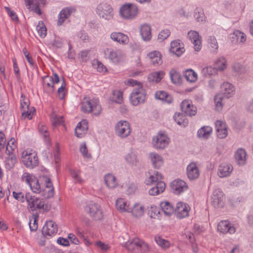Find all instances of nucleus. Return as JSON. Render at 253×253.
I'll list each match as a JSON object with an SVG mask.
<instances>
[{
    "instance_id": "20",
    "label": "nucleus",
    "mask_w": 253,
    "mask_h": 253,
    "mask_svg": "<svg viewBox=\"0 0 253 253\" xmlns=\"http://www.w3.org/2000/svg\"><path fill=\"white\" fill-rule=\"evenodd\" d=\"M188 37L193 44L195 50L199 51L202 46L199 33L195 31H191L188 33Z\"/></svg>"
},
{
    "instance_id": "29",
    "label": "nucleus",
    "mask_w": 253,
    "mask_h": 253,
    "mask_svg": "<svg viewBox=\"0 0 253 253\" xmlns=\"http://www.w3.org/2000/svg\"><path fill=\"white\" fill-rule=\"evenodd\" d=\"M72 12V8L66 7L63 9L58 15L57 25H61L66 19L68 18Z\"/></svg>"
},
{
    "instance_id": "55",
    "label": "nucleus",
    "mask_w": 253,
    "mask_h": 253,
    "mask_svg": "<svg viewBox=\"0 0 253 253\" xmlns=\"http://www.w3.org/2000/svg\"><path fill=\"white\" fill-rule=\"evenodd\" d=\"M39 132L46 142H49L50 139L49 137V133L47 131L45 126H42L41 127H40Z\"/></svg>"
},
{
    "instance_id": "48",
    "label": "nucleus",
    "mask_w": 253,
    "mask_h": 253,
    "mask_svg": "<svg viewBox=\"0 0 253 253\" xmlns=\"http://www.w3.org/2000/svg\"><path fill=\"white\" fill-rule=\"evenodd\" d=\"M231 39H236L237 42H243L246 40V35L243 33L239 31H236L231 35Z\"/></svg>"
},
{
    "instance_id": "41",
    "label": "nucleus",
    "mask_w": 253,
    "mask_h": 253,
    "mask_svg": "<svg viewBox=\"0 0 253 253\" xmlns=\"http://www.w3.org/2000/svg\"><path fill=\"white\" fill-rule=\"evenodd\" d=\"M225 98L223 97L222 94H217L214 97V101L215 103V110L220 112L222 110L223 108V101Z\"/></svg>"
},
{
    "instance_id": "58",
    "label": "nucleus",
    "mask_w": 253,
    "mask_h": 253,
    "mask_svg": "<svg viewBox=\"0 0 253 253\" xmlns=\"http://www.w3.org/2000/svg\"><path fill=\"white\" fill-rule=\"evenodd\" d=\"M66 86V83L65 79H62V83L61 86L58 89V97L60 99H63L65 97V89Z\"/></svg>"
},
{
    "instance_id": "52",
    "label": "nucleus",
    "mask_w": 253,
    "mask_h": 253,
    "mask_svg": "<svg viewBox=\"0 0 253 253\" xmlns=\"http://www.w3.org/2000/svg\"><path fill=\"white\" fill-rule=\"evenodd\" d=\"M17 162L16 158L14 156H12L7 158L5 161V167L8 169H12Z\"/></svg>"
},
{
    "instance_id": "16",
    "label": "nucleus",
    "mask_w": 253,
    "mask_h": 253,
    "mask_svg": "<svg viewBox=\"0 0 253 253\" xmlns=\"http://www.w3.org/2000/svg\"><path fill=\"white\" fill-rule=\"evenodd\" d=\"M42 179L46 185L45 188L42 191V195L46 199L50 198L54 195V187L52 183L50 178L46 176H43Z\"/></svg>"
},
{
    "instance_id": "6",
    "label": "nucleus",
    "mask_w": 253,
    "mask_h": 253,
    "mask_svg": "<svg viewBox=\"0 0 253 253\" xmlns=\"http://www.w3.org/2000/svg\"><path fill=\"white\" fill-rule=\"evenodd\" d=\"M22 161L24 165L28 168L33 169L39 164V159L35 152L25 151L23 153Z\"/></svg>"
},
{
    "instance_id": "22",
    "label": "nucleus",
    "mask_w": 253,
    "mask_h": 253,
    "mask_svg": "<svg viewBox=\"0 0 253 253\" xmlns=\"http://www.w3.org/2000/svg\"><path fill=\"white\" fill-rule=\"evenodd\" d=\"M111 39L115 42L124 45L128 43L129 39L127 35L120 32H113L110 35Z\"/></svg>"
},
{
    "instance_id": "38",
    "label": "nucleus",
    "mask_w": 253,
    "mask_h": 253,
    "mask_svg": "<svg viewBox=\"0 0 253 253\" xmlns=\"http://www.w3.org/2000/svg\"><path fill=\"white\" fill-rule=\"evenodd\" d=\"M169 76L171 82L174 84H178L181 83L182 76L179 72L174 69H171L169 71Z\"/></svg>"
},
{
    "instance_id": "30",
    "label": "nucleus",
    "mask_w": 253,
    "mask_h": 253,
    "mask_svg": "<svg viewBox=\"0 0 253 253\" xmlns=\"http://www.w3.org/2000/svg\"><path fill=\"white\" fill-rule=\"evenodd\" d=\"M155 97L157 99L161 100L168 104H170L173 101L172 96L164 91L156 92L155 93Z\"/></svg>"
},
{
    "instance_id": "7",
    "label": "nucleus",
    "mask_w": 253,
    "mask_h": 253,
    "mask_svg": "<svg viewBox=\"0 0 253 253\" xmlns=\"http://www.w3.org/2000/svg\"><path fill=\"white\" fill-rule=\"evenodd\" d=\"M30 101L22 94L21 96V109L23 110L22 117L24 119L27 118L29 120L32 118V114L36 111L34 107L29 108Z\"/></svg>"
},
{
    "instance_id": "2",
    "label": "nucleus",
    "mask_w": 253,
    "mask_h": 253,
    "mask_svg": "<svg viewBox=\"0 0 253 253\" xmlns=\"http://www.w3.org/2000/svg\"><path fill=\"white\" fill-rule=\"evenodd\" d=\"M84 211L94 220H99L103 217L100 206L92 201L87 203L84 207Z\"/></svg>"
},
{
    "instance_id": "42",
    "label": "nucleus",
    "mask_w": 253,
    "mask_h": 253,
    "mask_svg": "<svg viewBox=\"0 0 253 253\" xmlns=\"http://www.w3.org/2000/svg\"><path fill=\"white\" fill-rule=\"evenodd\" d=\"M183 76L187 81L191 83L195 82L197 79L196 73L192 69L185 71Z\"/></svg>"
},
{
    "instance_id": "5",
    "label": "nucleus",
    "mask_w": 253,
    "mask_h": 253,
    "mask_svg": "<svg viewBox=\"0 0 253 253\" xmlns=\"http://www.w3.org/2000/svg\"><path fill=\"white\" fill-rule=\"evenodd\" d=\"M22 180L30 186L34 193H40L42 191L39 180L35 176L25 172L22 176Z\"/></svg>"
},
{
    "instance_id": "37",
    "label": "nucleus",
    "mask_w": 253,
    "mask_h": 253,
    "mask_svg": "<svg viewBox=\"0 0 253 253\" xmlns=\"http://www.w3.org/2000/svg\"><path fill=\"white\" fill-rule=\"evenodd\" d=\"M161 207L164 213L167 215H170L175 210L172 205L168 202H162Z\"/></svg>"
},
{
    "instance_id": "35",
    "label": "nucleus",
    "mask_w": 253,
    "mask_h": 253,
    "mask_svg": "<svg viewBox=\"0 0 253 253\" xmlns=\"http://www.w3.org/2000/svg\"><path fill=\"white\" fill-rule=\"evenodd\" d=\"M148 56L151 59V62L154 65H159L162 63L161 53L157 51L150 52Z\"/></svg>"
},
{
    "instance_id": "50",
    "label": "nucleus",
    "mask_w": 253,
    "mask_h": 253,
    "mask_svg": "<svg viewBox=\"0 0 253 253\" xmlns=\"http://www.w3.org/2000/svg\"><path fill=\"white\" fill-rule=\"evenodd\" d=\"M126 161L131 165L136 166L138 163L136 155L134 153L127 154L125 156Z\"/></svg>"
},
{
    "instance_id": "57",
    "label": "nucleus",
    "mask_w": 253,
    "mask_h": 253,
    "mask_svg": "<svg viewBox=\"0 0 253 253\" xmlns=\"http://www.w3.org/2000/svg\"><path fill=\"white\" fill-rule=\"evenodd\" d=\"M209 43L210 44L211 49L214 52H217L218 48V43L215 38L213 36H210L208 40Z\"/></svg>"
},
{
    "instance_id": "25",
    "label": "nucleus",
    "mask_w": 253,
    "mask_h": 253,
    "mask_svg": "<svg viewBox=\"0 0 253 253\" xmlns=\"http://www.w3.org/2000/svg\"><path fill=\"white\" fill-rule=\"evenodd\" d=\"M233 170V167L230 164H222L218 168V174L220 177H225L230 175Z\"/></svg>"
},
{
    "instance_id": "19",
    "label": "nucleus",
    "mask_w": 253,
    "mask_h": 253,
    "mask_svg": "<svg viewBox=\"0 0 253 253\" xmlns=\"http://www.w3.org/2000/svg\"><path fill=\"white\" fill-rule=\"evenodd\" d=\"M187 175L190 180L197 179L200 175L199 169L196 163L192 162L187 167Z\"/></svg>"
},
{
    "instance_id": "60",
    "label": "nucleus",
    "mask_w": 253,
    "mask_h": 253,
    "mask_svg": "<svg viewBox=\"0 0 253 253\" xmlns=\"http://www.w3.org/2000/svg\"><path fill=\"white\" fill-rule=\"evenodd\" d=\"M77 234L81 240H83L85 245L89 246L92 244V243L88 240L87 237L85 236L83 232L78 230L77 231Z\"/></svg>"
},
{
    "instance_id": "21",
    "label": "nucleus",
    "mask_w": 253,
    "mask_h": 253,
    "mask_svg": "<svg viewBox=\"0 0 253 253\" xmlns=\"http://www.w3.org/2000/svg\"><path fill=\"white\" fill-rule=\"evenodd\" d=\"M104 55L113 62L117 63L121 60L120 52L112 48H107L104 50Z\"/></svg>"
},
{
    "instance_id": "33",
    "label": "nucleus",
    "mask_w": 253,
    "mask_h": 253,
    "mask_svg": "<svg viewBox=\"0 0 253 253\" xmlns=\"http://www.w3.org/2000/svg\"><path fill=\"white\" fill-rule=\"evenodd\" d=\"M116 207L121 212H129V210H130V208H129V205H127V202L125 199L122 198L119 199L116 201Z\"/></svg>"
},
{
    "instance_id": "17",
    "label": "nucleus",
    "mask_w": 253,
    "mask_h": 253,
    "mask_svg": "<svg viewBox=\"0 0 253 253\" xmlns=\"http://www.w3.org/2000/svg\"><path fill=\"white\" fill-rule=\"evenodd\" d=\"M217 230L218 231L223 234L227 233L233 234L236 231L235 228L234 226L227 220L220 221L217 225Z\"/></svg>"
},
{
    "instance_id": "28",
    "label": "nucleus",
    "mask_w": 253,
    "mask_h": 253,
    "mask_svg": "<svg viewBox=\"0 0 253 253\" xmlns=\"http://www.w3.org/2000/svg\"><path fill=\"white\" fill-rule=\"evenodd\" d=\"M166 188V184L163 181H159L156 185L149 190V194L150 195L155 196L159 194L164 191Z\"/></svg>"
},
{
    "instance_id": "4",
    "label": "nucleus",
    "mask_w": 253,
    "mask_h": 253,
    "mask_svg": "<svg viewBox=\"0 0 253 253\" xmlns=\"http://www.w3.org/2000/svg\"><path fill=\"white\" fill-rule=\"evenodd\" d=\"M146 92L143 87L134 88L130 96V100L133 106L144 102Z\"/></svg>"
},
{
    "instance_id": "64",
    "label": "nucleus",
    "mask_w": 253,
    "mask_h": 253,
    "mask_svg": "<svg viewBox=\"0 0 253 253\" xmlns=\"http://www.w3.org/2000/svg\"><path fill=\"white\" fill-rule=\"evenodd\" d=\"M13 196L15 199L22 203L24 202L25 200H26L25 195L23 193L21 192H16L13 191Z\"/></svg>"
},
{
    "instance_id": "53",
    "label": "nucleus",
    "mask_w": 253,
    "mask_h": 253,
    "mask_svg": "<svg viewBox=\"0 0 253 253\" xmlns=\"http://www.w3.org/2000/svg\"><path fill=\"white\" fill-rule=\"evenodd\" d=\"M155 240L156 243L163 248H167L169 246V243L168 241L161 238L160 236H156Z\"/></svg>"
},
{
    "instance_id": "49",
    "label": "nucleus",
    "mask_w": 253,
    "mask_h": 253,
    "mask_svg": "<svg viewBox=\"0 0 253 253\" xmlns=\"http://www.w3.org/2000/svg\"><path fill=\"white\" fill-rule=\"evenodd\" d=\"M174 120L178 125H181L184 127L188 125V119L185 116H183L182 115L180 114L177 117H174Z\"/></svg>"
},
{
    "instance_id": "18",
    "label": "nucleus",
    "mask_w": 253,
    "mask_h": 253,
    "mask_svg": "<svg viewBox=\"0 0 253 253\" xmlns=\"http://www.w3.org/2000/svg\"><path fill=\"white\" fill-rule=\"evenodd\" d=\"M189 210L190 207L188 205L183 202H179L177 204L174 211L177 217L182 218L188 216Z\"/></svg>"
},
{
    "instance_id": "13",
    "label": "nucleus",
    "mask_w": 253,
    "mask_h": 253,
    "mask_svg": "<svg viewBox=\"0 0 253 253\" xmlns=\"http://www.w3.org/2000/svg\"><path fill=\"white\" fill-rule=\"evenodd\" d=\"M58 231L57 226L52 220L46 221L42 229V233L45 237L54 235Z\"/></svg>"
},
{
    "instance_id": "46",
    "label": "nucleus",
    "mask_w": 253,
    "mask_h": 253,
    "mask_svg": "<svg viewBox=\"0 0 253 253\" xmlns=\"http://www.w3.org/2000/svg\"><path fill=\"white\" fill-rule=\"evenodd\" d=\"M39 219V215L38 214H33L32 219H30L29 221V227L31 231H36L38 229V220Z\"/></svg>"
},
{
    "instance_id": "47",
    "label": "nucleus",
    "mask_w": 253,
    "mask_h": 253,
    "mask_svg": "<svg viewBox=\"0 0 253 253\" xmlns=\"http://www.w3.org/2000/svg\"><path fill=\"white\" fill-rule=\"evenodd\" d=\"M26 5L27 6L28 9H30L31 7V5H33L35 6V12L38 14L39 15H41V10L40 8L39 5L41 4V2H34V0L33 1L32 0H25Z\"/></svg>"
},
{
    "instance_id": "12",
    "label": "nucleus",
    "mask_w": 253,
    "mask_h": 253,
    "mask_svg": "<svg viewBox=\"0 0 253 253\" xmlns=\"http://www.w3.org/2000/svg\"><path fill=\"white\" fill-rule=\"evenodd\" d=\"M170 187L174 194L179 195L188 189V185L183 180L176 179L171 182Z\"/></svg>"
},
{
    "instance_id": "15",
    "label": "nucleus",
    "mask_w": 253,
    "mask_h": 253,
    "mask_svg": "<svg viewBox=\"0 0 253 253\" xmlns=\"http://www.w3.org/2000/svg\"><path fill=\"white\" fill-rule=\"evenodd\" d=\"M221 92L220 94L225 98H229L232 97L235 92V86L228 82H224L221 85Z\"/></svg>"
},
{
    "instance_id": "62",
    "label": "nucleus",
    "mask_w": 253,
    "mask_h": 253,
    "mask_svg": "<svg viewBox=\"0 0 253 253\" xmlns=\"http://www.w3.org/2000/svg\"><path fill=\"white\" fill-rule=\"evenodd\" d=\"M170 31L168 29L161 31L158 35V40L163 41L170 35Z\"/></svg>"
},
{
    "instance_id": "43",
    "label": "nucleus",
    "mask_w": 253,
    "mask_h": 253,
    "mask_svg": "<svg viewBox=\"0 0 253 253\" xmlns=\"http://www.w3.org/2000/svg\"><path fill=\"white\" fill-rule=\"evenodd\" d=\"M162 176L158 171H155L153 175H151L146 180V184L147 185L151 184L154 182L161 181Z\"/></svg>"
},
{
    "instance_id": "27",
    "label": "nucleus",
    "mask_w": 253,
    "mask_h": 253,
    "mask_svg": "<svg viewBox=\"0 0 253 253\" xmlns=\"http://www.w3.org/2000/svg\"><path fill=\"white\" fill-rule=\"evenodd\" d=\"M26 200L28 203V206L32 211L36 210V208L38 205V203L40 200V198L35 197V196H32L29 193H27L25 195Z\"/></svg>"
},
{
    "instance_id": "14",
    "label": "nucleus",
    "mask_w": 253,
    "mask_h": 253,
    "mask_svg": "<svg viewBox=\"0 0 253 253\" xmlns=\"http://www.w3.org/2000/svg\"><path fill=\"white\" fill-rule=\"evenodd\" d=\"M181 109L186 115L192 117L197 113V108L192 104L191 100H185L180 104Z\"/></svg>"
},
{
    "instance_id": "40",
    "label": "nucleus",
    "mask_w": 253,
    "mask_h": 253,
    "mask_svg": "<svg viewBox=\"0 0 253 253\" xmlns=\"http://www.w3.org/2000/svg\"><path fill=\"white\" fill-rule=\"evenodd\" d=\"M130 208V210H129V212H131L132 214L135 217H140L143 214V207L139 205V204H135L132 208Z\"/></svg>"
},
{
    "instance_id": "26",
    "label": "nucleus",
    "mask_w": 253,
    "mask_h": 253,
    "mask_svg": "<svg viewBox=\"0 0 253 253\" xmlns=\"http://www.w3.org/2000/svg\"><path fill=\"white\" fill-rule=\"evenodd\" d=\"M140 34L144 41H149L152 37L150 26L146 24L142 25L140 27Z\"/></svg>"
},
{
    "instance_id": "31",
    "label": "nucleus",
    "mask_w": 253,
    "mask_h": 253,
    "mask_svg": "<svg viewBox=\"0 0 253 253\" xmlns=\"http://www.w3.org/2000/svg\"><path fill=\"white\" fill-rule=\"evenodd\" d=\"M235 158L238 164L240 165L245 164L246 160V152L242 148L238 149L235 154Z\"/></svg>"
},
{
    "instance_id": "23",
    "label": "nucleus",
    "mask_w": 253,
    "mask_h": 253,
    "mask_svg": "<svg viewBox=\"0 0 253 253\" xmlns=\"http://www.w3.org/2000/svg\"><path fill=\"white\" fill-rule=\"evenodd\" d=\"M88 128L87 122L84 120L78 124L75 128V134L79 138L83 137Z\"/></svg>"
},
{
    "instance_id": "32",
    "label": "nucleus",
    "mask_w": 253,
    "mask_h": 253,
    "mask_svg": "<svg viewBox=\"0 0 253 253\" xmlns=\"http://www.w3.org/2000/svg\"><path fill=\"white\" fill-rule=\"evenodd\" d=\"M105 184L109 188H114L117 185L116 177L111 173H108L104 176Z\"/></svg>"
},
{
    "instance_id": "10",
    "label": "nucleus",
    "mask_w": 253,
    "mask_h": 253,
    "mask_svg": "<svg viewBox=\"0 0 253 253\" xmlns=\"http://www.w3.org/2000/svg\"><path fill=\"white\" fill-rule=\"evenodd\" d=\"M169 139L164 133L159 132L153 139V146L157 149H163L169 144Z\"/></svg>"
},
{
    "instance_id": "63",
    "label": "nucleus",
    "mask_w": 253,
    "mask_h": 253,
    "mask_svg": "<svg viewBox=\"0 0 253 253\" xmlns=\"http://www.w3.org/2000/svg\"><path fill=\"white\" fill-rule=\"evenodd\" d=\"M93 65L96 68L98 71L100 72H106L107 69L105 66L100 62L96 61L95 63L93 64Z\"/></svg>"
},
{
    "instance_id": "3",
    "label": "nucleus",
    "mask_w": 253,
    "mask_h": 253,
    "mask_svg": "<svg viewBox=\"0 0 253 253\" xmlns=\"http://www.w3.org/2000/svg\"><path fill=\"white\" fill-rule=\"evenodd\" d=\"M138 8L137 6L132 3H127L123 5L120 9L121 16L126 19H132L137 15Z\"/></svg>"
},
{
    "instance_id": "34",
    "label": "nucleus",
    "mask_w": 253,
    "mask_h": 253,
    "mask_svg": "<svg viewBox=\"0 0 253 253\" xmlns=\"http://www.w3.org/2000/svg\"><path fill=\"white\" fill-rule=\"evenodd\" d=\"M164 75L165 73L163 71L152 73L149 75L148 80L149 82L157 83L163 78Z\"/></svg>"
},
{
    "instance_id": "1",
    "label": "nucleus",
    "mask_w": 253,
    "mask_h": 253,
    "mask_svg": "<svg viewBox=\"0 0 253 253\" xmlns=\"http://www.w3.org/2000/svg\"><path fill=\"white\" fill-rule=\"evenodd\" d=\"M81 110L84 113L92 112L95 116H98L101 112V107L97 99L84 97L82 103Z\"/></svg>"
},
{
    "instance_id": "44",
    "label": "nucleus",
    "mask_w": 253,
    "mask_h": 253,
    "mask_svg": "<svg viewBox=\"0 0 253 253\" xmlns=\"http://www.w3.org/2000/svg\"><path fill=\"white\" fill-rule=\"evenodd\" d=\"M226 61L224 57L218 58L215 62V68L217 71H222L226 68Z\"/></svg>"
},
{
    "instance_id": "8",
    "label": "nucleus",
    "mask_w": 253,
    "mask_h": 253,
    "mask_svg": "<svg viewBox=\"0 0 253 253\" xmlns=\"http://www.w3.org/2000/svg\"><path fill=\"white\" fill-rule=\"evenodd\" d=\"M116 134L121 138H126L130 133L129 124L126 121H120L115 126Z\"/></svg>"
},
{
    "instance_id": "54",
    "label": "nucleus",
    "mask_w": 253,
    "mask_h": 253,
    "mask_svg": "<svg viewBox=\"0 0 253 253\" xmlns=\"http://www.w3.org/2000/svg\"><path fill=\"white\" fill-rule=\"evenodd\" d=\"M112 100L114 102L120 104L123 101V93L120 91H114L113 93Z\"/></svg>"
},
{
    "instance_id": "45",
    "label": "nucleus",
    "mask_w": 253,
    "mask_h": 253,
    "mask_svg": "<svg viewBox=\"0 0 253 253\" xmlns=\"http://www.w3.org/2000/svg\"><path fill=\"white\" fill-rule=\"evenodd\" d=\"M36 29L39 35L42 38H44L46 35V28L42 21H40L37 26Z\"/></svg>"
},
{
    "instance_id": "24",
    "label": "nucleus",
    "mask_w": 253,
    "mask_h": 253,
    "mask_svg": "<svg viewBox=\"0 0 253 253\" xmlns=\"http://www.w3.org/2000/svg\"><path fill=\"white\" fill-rule=\"evenodd\" d=\"M149 158L153 167L156 169H159L163 164V159L158 153L155 152L150 153L149 154Z\"/></svg>"
},
{
    "instance_id": "36",
    "label": "nucleus",
    "mask_w": 253,
    "mask_h": 253,
    "mask_svg": "<svg viewBox=\"0 0 253 253\" xmlns=\"http://www.w3.org/2000/svg\"><path fill=\"white\" fill-rule=\"evenodd\" d=\"M212 132V128L209 126L201 127L197 132L198 136L200 138L207 139Z\"/></svg>"
},
{
    "instance_id": "51",
    "label": "nucleus",
    "mask_w": 253,
    "mask_h": 253,
    "mask_svg": "<svg viewBox=\"0 0 253 253\" xmlns=\"http://www.w3.org/2000/svg\"><path fill=\"white\" fill-rule=\"evenodd\" d=\"M194 17L198 22L203 21L205 18L203 10L199 8L195 9Z\"/></svg>"
},
{
    "instance_id": "9",
    "label": "nucleus",
    "mask_w": 253,
    "mask_h": 253,
    "mask_svg": "<svg viewBox=\"0 0 253 253\" xmlns=\"http://www.w3.org/2000/svg\"><path fill=\"white\" fill-rule=\"evenodd\" d=\"M112 8L107 3H102L98 5L96 12L100 16L106 20H110L113 18Z\"/></svg>"
},
{
    "instance_id": "11",
    "label": "nucleus",
    "mask_w": 253,
    "mask_h": 253,
    "mask_svg": "<svg viewBox=\"0 0 253 253\" xmlns=\"http://www.w3.org/2000/svg\"><path fill=\"white\" fill-rule=\"evenodd\" d=\"M224 197L223 192L219 189H215L211 197V203L214 208H221L223 206Z\"/></svg>"
},
{
    "instance_id": "39",
    "label": "nucleus",
    "mask_w": 253,
    "mask_h": 253,
    "mask_svg": "<svg viewBox=\"0 0 253 253\" xmlns=\"http://www.w3.org/2000/svg\"><path fill=\"white\" fill-rule=\"evenodd\" d=\"M125 245L128 251H133L135 249H140V240L138 239H134L131 241H127Z\"/></svg>"
},
{
    "instance_id": "59",
    "label": "nucleus",
    "mask_w": 253,
    "mask_h": 253,
    "mask_svg": "<svg viewBox=\"0 0 253 253\" xmlns=\"http://www.w3.org/2000/svg\"><path fill=\"white\" fill-rule=\"evenodd\" d=\"M160 212V209L155 206H151L148 210V214L152 218H155Z\"/></svg>"
},
{
    "instance_id": "56",
    "label": "nucleus",
    "mask_w": 253,
    "mask_h": 253,
    "mask_svg": "<svg viewBox=\"0 0 253 253\" xmlns=\"http://www.w3.org/2000/svg\"><path fill=\"white\" fill-rule=\"evenodd\" d=\"M216 71L217 70L214 67H207L202 69V74L204 76L207 77L216 73Z\"/></svg>"
},
{
    "instance_id": "61",
    "label": "nucleus",
    "mask_w": 253,
    "mask_h": 253,
    "mask_svg": "<svg viewBox=\"0 0 253 253\" xmlns=\"http://www.w3.org/2000/svg\"><path fill=\"white\" fill-rule=\"evenodd\" d=\"M80 151L85 158H91V155L88 153L87 147L85 142L83 143L80 147Z\"/></svg>"
}]
</instances>
